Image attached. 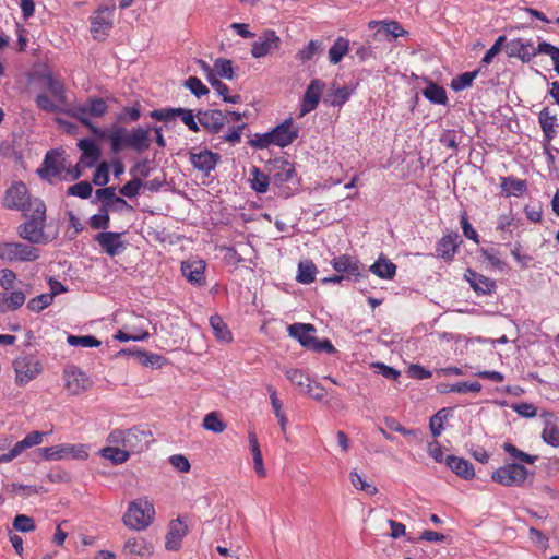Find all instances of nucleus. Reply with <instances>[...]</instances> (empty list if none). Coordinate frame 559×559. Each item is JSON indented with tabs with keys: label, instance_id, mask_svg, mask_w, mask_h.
I'll use <instances>...</instances> for the list:
<instances>
[{
	"label": "nucleus",
	"instance_id": "1",
	"mask_svg": "<svg viewBox=\"0 0 559 559\" xmlns=\"http://www.w3.org/2000/svg\"><path fill=\"white\" fill-rule=\"evenodd\" d=\"M197 118L200 126L211 134H219L226 124L235 122L224 135L218 136L221 140L218 144L222 142H228L231 145L240 143L242 131L247 127L242 122V115L236 111L223 112L218 109H205L199 110Z\"/></svg>",
	"mask_w": 559,
	"mask_h": 559
},
{
	"label": "nucleus",
	"instance_id": "2",
	"mask_svg": "<svg viewBox=\"0 0 559 559\" xmlns=\"http://www.w3.org/2000/svg\"><path fill=\"white\" fill-rule=\"evenodd\" d=\"M28 221L17 226V235L32 246L47 245L51 241L49 235L45 233L46 226V205L44 201H35L33 211L28 214Z\"/></svg>",
	"mask_w": 559,
	"mask_h": 559
},
{
	"label": "nucleus",
	"instance_id": "3",
	"mask_svg": "<svg viewBox=\"0 0 559 559\" xmlns=\"http://www.w3.org/2000/svg\"><path fill=\"white\" fill-rule=\"evenodd\" d=\"M108 111V105L105 99L100 97H90L86 103H80L70 106L68 116L79 120L86 127L97 139L105 140L106 131L96 127L93 118H102Z\"/></svg>",
	"mask_w": 559,
	"mask_h": 559
},
{
	"label": "nucleus",
	"instance_id": "4",
	"mask_svg": "<svg viewBox=\"0 0 559 559\" xmlns=\"http://www.w3.org/2000/svg\"><path fill=\"white\" fill-rule=\"evenodd\" d=\"M155 508L151 500L146 497L139 498L129 503L123 514V524L135 531H143L154 521Z\"/></svg>",
	"mask_w": 559,
	"mask_h": 559
},
{
	"label": "nucleus",
	"instance_id": "5",
	"mask_svg": "<svg viewBox=\"0 0 559 559\" xmlns=\"http://www.w3.org/2000/svg\"><path fill=\"white\" fill-rule=\"evenodd\" d=\"M41 201L38 198H32L25 183L17 181L12 183L4 193L3 206L9 210L21 211L24 216H28L33 211V203Z\"/></svg>",
	"mask_w": 559,
	"mask_h": 559
},
{
	"label": "nucleus",
	"instance_id": "6",
	"mask_svg": "<svg viewBox=\"0 0 559 559\" xmlns=\"http://www.w3.org/2000/svg\"><path fill=\"white\" fill-rule=\"evenodd\" d=\"M40 257V250L31 243L19 241L0 242V260L8 263L34 262Z\"/></svg>",
	"mask_w": 559,
	"mask_h": 559
},
{
	"label": "nucleus",
	"instance_id": "7",
	"mask_svg": "<svg viewBox=\"0 0 559 559\" xmlns=\"http://www.w3.org/2000/svg\"><path fill=\"white\" fill-rule=\"evenodd\" d=\"M115 4H102L91 15V35L95 40H105L114 27Z\"/></svg>",
	"mask_w": 559,
	"mask_h": 559
},
{
	"label": "nucleus",
	"instance_id": "8",
	"mask_svg": "<svg viewBox=\"0 0 559 559\" xmlns=\"http://www.w3.org/2000/svg\"><path fill=\"white\" fill-rule=\"evenodd\" d=\"M15 383L23 386L34 380L43 371L41 361L32 354L21 355L13 360Z\"/></svg>",
	"mask_w": 559,
	"mask_h": 559
},
{
	"label": "nucleus",
	"instance_id": "9",
	"mask_svg": "<svg viewBox=\"0 0 559 559\" xmlns=\"http://www.w3.org/2000/svg\"><path fill=\"white\" fill-rule=\"evenodd\" d=\"M527 477V469L516 463L507 464L492 473L491 478L503 486H522Z\"/></svg>",
	"mask_w": 559,
	"mask_h": 559
},
{
	"label": "nucleus",
	"instance_id": "10",
	"mask_svg": "<svg viewBox=\"0 0 559 559\" xmlns=\"http://www.w3.org/2000/svg\"><path fill=\"white\" fill-rule=\"evenodd\" d=\"M39 453L44 460L57 461L67 457L86 459L88 456L85 447L82 444H58L39 449Z\"/></svg>",
	"mask_w": 559,
	"mask_h": 559
},
{
	"label": "nucleus",
	"instance_id": "11",
	"mask_svg": "<svg viewBox=\"0 0 559 559\" xmlns=\"http://www.w3.org/2000/svg\"><path fill=\"white\" fill-rule=\"evenodd\" d=\"M126 449L130 453L144 452L154 441L151 430L142 426L126 429Z\"/></svg>",
	"mask_w": 559,
	"mask_h": 559
},
{
	"label": "nucleus",
	"instance_id": "12",
	"mask_svg": "<svg viewBox=\"0 0 559 559\" xmlns=\"http://www.w3.org/2000/svg\"><path fill=\"white\" fill-rule=\"evenodd\" d=\"M78 147L82 151V156L80 158V163L73 169L67 170L68 174L73 178L78 179L81 177L82 171L80 169V164H83L85 167H93L96 162L100 157V150L95 144V142L91 139H82L78 143Z\"/></svg>",
	"mask_w": 559,
	"mask_h": 559
},
{
	"label": "nucleus",
	"instance_id": "13",
	"mask_svg": "<svg viewBox=\"0 0 559 559\" xmlns=\"http://www.w3.org/2000/svg\"><path fill=\"white\" fill-rule=\"evenodd\" d=\"M94 240L98 243L102 251L109 257L119 255L127 249L123 233L100 231L94 237Z\"/></svg>",
	"mask_w": 559,
	"mask_h": 559
},
{
	"label": "nucleus",
	"instance_id": "14",
	"mask_svg": "<svg viewBox=\"0 0 559 559\" xmlns=\"http://www.w3.org/2000/svg\"><path fill=\"white\" fill-rule=\"evenodd\" d=\"M64 386L72 395L85 392L91 385V379L78 367L71 366L64 370Z\"/></svg>",
	"mask_w": 559,
	"mask_h": 559
},
{
	"label": "nucleus",
	"instance_id": "15",
	"mask_svg": "<svg viewBox=\"0 0 559 559\" xmlns=\"http://www.w3.org/2000/svg\"><path fill=\"white\" fill-rule=\"evenodd\" d=\"M189 160L194 169L209 176L221 162V155L207 148L200 152H189Z\"/></svg>",
	"mask_w": 559,
	"mask_h": 559
},
{
	"label": "nucleus",
	"instance_id": "16",
	"mask_svg": "<svg viewBox=\"0 0 559 559\" xmlns=\"http://www.w3.org/2000/svg\"><path fill=\"white\" fill-rule=\"evenodd\" d=\"M281 38L273 29H266L252 44L251 55L259 59L273 53L280 48Z\"/></svg>",
	"mask_w": 559,
	"mask_h": 559
},
{
	"label": "nucleus",
	"instance_id": "17",
	"mask_svg": "<svg viewBox=\"0 0 559 559\" xmlns=\"http://www.w3.org/2000/svg\"><path fill=\"white\" fill-rule=\"evenodd\" d=\"M66 167L64 159H60L57 152L49 151L44 158L43 167L38 169V174L41 178L49 180L62 178Z\"/></svg>",
	"mask_w": 559,
	"mask_h": 559
},
{
	"label": "nucleus",
	"instance_id": "18",
	"mask_svg": "<svg viewBox=\"0 0 559 559\" xmlns=\"http://www.w3.org/2000/svg\"><path fill=\"white\" fill-rule=\"evenodd\" d=\"M271 133L274 145L285 147L298 138L299 130L294 126L293 119L289 118L271 130Z\"/></svg>",
	"mask_w": 559,
	"mask_h": 559
},
{
	"label": "nucleus",
	"instance_id": "19",
	"mask_svg": "<svg viewBox=\"0 0 559 559\" xmlns=\"http://www.w3.org/2000/svg\"><path fill=\"white\" fill-rule=\"evenodd\" d=\"M506 52L510 58H519L522 62H530L537 51L532 41H524L521 38L510 40L506 46Z\"/></svg>",
	"mask_w": 559,
	"mask_h": 559
},
{
	"label": "nucleus",
	"instance_id": "20",
	"mask_svg": "<svg viewBox=\"0 0 559 559\" xmlns=\"http://www.w3.org/2000/svg\"><path fill=\"white\" fill-rule=\"evenodd\" d=\"M323 87L324 83L318 79L310 82L302 97L300 116H305L317 108Z\"/></svg>",
	"mask_w": 559,
	"mask_h": 559
},
{
	"label": "nucleus",
	"instance_id": "21",
	"mask_svg": "<svg viewBox=\"0 0 559 559\" xmlns=\"http://www.w3.org/2000/svg\"><path fill=\"white\" fill-rule=\"evenodd\" d=\"M332 266L337 273H345L346 278L362 276L361 263L348 254H341L333 259Z\"/></svg>",
	"mask_w": 559,
	"mask_h": 559
},
{
	"label": "nucleus",
	"instance_id": "22",
	"mask_svg": "<svg viewBox=\"0 0 559 559\" xmlns=\"http://www.w3.org/2000/svg\"><path fill=\"white\" fill-rule=\"evenodd\" d=\"M206 264L203 260H188L182 262L181 272L182 275L193 285L202 286L205 284V272Z\"/></svg>",
	"mask_w": 559,
	"mask_h": 559
},
{
	"label": "nucleus",
	"instance_id": "23",
	"mask_svg": "<svg viewBox=\"0 0 559 559\" xmlns=\"http://www.w3.org/2000/svg\"><path fill=\"white\" fill-rule=\"evenodd\" d=\"M464 278L477 294L490 295L496 289V282L493 280L486 277L472 269H467L465 271Z\"/></svg>",
	"mask_w": 559,
	"mask_h": 559
},
{
	"label": "nucleus",
	"instance_id": "24",
	"mask_svg": "<svg viewBox=\"0 0 559 559\" xmlns=\"http://www.w3.org/2000/svg\"><path fill=\"white\" fill-rule=\"evenodd\" d=\"M462 240L457 233H451L443 236L437 243V255L444 261H451Z\"/></svg>",
	"mask_w": 559,
	"mask_h": 559
},
{
	"label": "nucleus",
	"instance_id": "25",
	"mask_svg": "<svg viewBox=\"0 0 559 559\" xmlns=\"http://www.w3.org/2000/svg\"><path fill=\"white\" fill-rule=\"evenodd\" d=\"M316 329L312 324L308 323H294L288 326V333L292 337L307 348H312L316 345V337L313 336Z\"/></svg>",
	"mask_w": 559,
	"mask_h": 559
},
{
	"label": "nucleus",
	"instance_id": "26",
	"mask_svg": "<svg viewBox=\"0 0 559 559\" xmlns=\"http://www.w3.org/2000/svg\"><path fill=\"white\" fill-rule=\"evenodd\" d=\"M187 534V526L179 519L171 521L166 535L165 547L167 550L176 551L181 547L182 538Z\"/></svg>",
	"mask_w": 559,
	"mask_h": 559
},
{
	"label": "nucleus",
	"instance_id": "27",
	"mask_svg": "<svg viewBox=\"0 0 559 559\" xmlns=\"http://www.w3.org/2000/svg\"><path fill=\"white\" fill-rule=\"evenodd\" d=\"M295 177V167L288 160H278L272 167L271 178L275 185L280 186L286 182H290Z\"/></svg>",
	"mask_w": 559,
	"mask_h": 559
},
{
	"label": "nucleus",
	"instance_id": "28",
	"mask_svg": "<svg viewBox=\"0 0 559 559\" xmlns=\"http://www.w3.org/2000/svg\"><path fill=\"white\" fill-rule=\"evenodd\" d=\"M501 194L504 197H522L527 191V182L514 176L501 177Z\"/></svg>",
	"mask_w": 559,
	"mask_h": 559
},
{
	"label": "nucleus",
	"instance_id": "29",
	"mask_svg": "<svg viewBox=\"0 0 559 559\" xmlns=\"http://www.w3.org/2000/svg\"><path fill=\"white\" fill-rule=\"evenodd\" d=\"M128 145L129 148L139 153L148 150L151 145L150 129L139 127L129 131Z\"/></svg>",
	"mask_w": 559,
	"mask_h": 559
},
{
	"label": "nucleus",
	"instance_id": "30",
	"mask_svg": "<svg viewBox=\"0 0 559 559\" xmlns=\"http://www.w3.org/2000/svg\"><path fill=\"white\" fill-rule=\"evenodd\" d=\"M129 131L118 124H114L108 131H106V138L110 142V148L114 153H119L123 148L129 147L128 145Z\"/></svg>",
	"mask_w": 559,
	"mask_h": 559
},
{
	"label": "nucleus",
	"instance_id": "31",
	"mask_svg": "<svg viewBox=\"0 0 559 559\" xmlns=\"http://www.w3.org/2000/svg\"><path fill=\"white\" fill-rule=\"evenodd\" d=\"M445 464L453 473L466 480H469L475 476L473 465L465 459L457 457L455 455H447Z\"/></svg>",
	"mask_w": 559,
	"mask_h": 559
},
{
	"label": "nucleus",
	"instance_id": "32",
	"mask_svg": "<svg viewBox=\"0 0 559 559\" xmlns=\"http://www.w3.org/2000/svg\"><path fill=\"white\" fill-rule=\"evenodd\" d=\"M123 551L130 556L146 558L153 554V546L143 537H132L126 542Z\"/></svg>",
	"mask_w": 559,
	"mask_h": 559
},
{
	"label": "nucleus",
	"instance_id": "33",
	"mask_svg": "<svg viewBox=\"0 0 559 559\" xmlns=\"http://www.w3.org/2000/svg\"><path fill=\"white\" fill-rule=\"evenodd\" d=\"M36 106L47 112L52 114H66L68 115V110H70V106L63 103H59L53 97H49L47 94H38L35 98Z\"/></svg>",
	"mask_w": 559,
	"mask_h": 559
},
{
	"label": "nucleus",
	"instance_id": "34",
	"mask_svg": "<svg viewBox=\"0 0 559 559\" xmlns=\"http://www.w3.org/2000/svg\"><path fill=\"white\" fill-rule=\"evenodd\" d=\"M380 26L374 36H391V38H397L406 34L405 29L396 21H371L369 22V28Z\"/></svg>",
	"mask_w": 559,
	"mask_h": 559
},
{
	"label": "nucleus",
	"instance_id": "35",
	"mask_svg": "<svg viewBox=\"0 0 559 559\" xmlns=\"http://www.w3.org/2000/svg\"><path fill=\"white\" fill-rule=\"evenodd\" d=\"M369 271L382 280H392L396 273V265L383 255H380L378 260L370 265Z\"/></svg>",
	"mask_w": 559,
	"mask_h": 559
},
{
	"label": "nucleus",
	"instance_id": "36",
	"mask_svg": "<svg viewBox=\"0 0 559 559\" xmlns=\"http://www.w3.org/2000/svg\"><path fill=\"white\" fill-rule=\"evenodd\" d=\"M538 122L546 141H551L556 135L557 118L551 115L548 107H545L538 116Z\"/></svg>",
	"mask_w": 559,
	"mask_h": 559
},
{
	"label": "nucleus",
	"instance_id": "37",
	"mask_svg": "<svg viewBox=\"0 0 559 559\" xmlns=\"http://www.w3.org/2000/svg\"><path fill=\"white\" fill-rule=\"evenodd\" d=\"M423 95L432 104L445 105L448 103L445 90L431 81L423 90Z\"/></svg>",
	"mask_w": 559,
	"mask_h": 559
},
{
	"label": "nucleus",
	"instance_id": "38",
	"mask_svg": "<svg viewBox=\"0 0 559 559\" xmlns=\"http://www.w3.org/2000/svg\"><path fill=\"white\" fill-rule=\"evenodd\" d=\"M286 378L297 386L301 392H311L310 378L300 369H287Z\"/></svg>",
	"mask_w": 559,
	"mask_h": 559
},
{
	"label": "nucleus",
	"instance_id": "39",
	"mask_svg": "<svg viewBox=\"0 0 559 559\" xmlns=\"http://www.w3.org/2000/svg\"><path fill=\"white\" fill-rule=\"evenodd\" d=\"M349 50V40L338 37L329 49V60L332 64H337L347 55Z\"/></svg>",
	"mask_w": 559,
	"mask_h": 559
},
{
	"label": "nucleus",
	"instance_id": "40",
	"mask_svg": "<svg viewBox=\"0 0 559 559\" xmlns=\"http://www.w3.org/2000/svg\"><path fill=\"white\" fill-rule=\"evenodd\" d=\"M542 438L547 444L559 448V427L552 421L551 416L545 419Z\"/></svg>",
	"mask_w": 559,
	"mask_h": 559
},
{
	"label": "nucleus",
	"instance_id": "41",
	"mask_svg": "<svg viewBox=\"0 0 559 559\" xmlns=\"http://www.w3.org/2000/svg\"><path fill=\"white\" fill-rule=\"evenodd\" d=\"M46 85L53 98L59 100V103H63V104L68 105L66 87H64V84L60 80L56 79L51 74H48L46 76Z\"/></svg>",
	"mask_w": 559,
	"mask_h": 559
},
{
	"label": "nucleus",
	"instance_id": "42",
	"mask_svg": "<svg viewBox=\"0 0 559 559\" xmlns=\"http://www.w3.org/2000/svg\"><path fill=\"white\" fill-rule=\"evenodd\" d=\"M317 266L312 261H304L298 264L297 282L311 284L316 280Z\"/></svg>",
	"mask_w": 559,
	"mask_h": 559
},
{
	"label": "nucleus",
	"instance_id": "43",
	"mask_svg": "<svg viewBox=\"0 0 559 559\" xmlns=\"http://www.w3.org/2000/svg\"><path fill=\"white\" fill-rule=\"evenodd\" d=\"M130 452L127 449H119L117 447H106L100 450L102 457L111 461L114 464H122L130 457Z\"/></svg>",
	"mask_w": 559,
	"mask_h": 559
},
{
	"label": "nucleus",
	"instance_id": "44",
	"mask_svg": "<svg viewBox=\"0 0 559 559\" xmlns=\"http://www.w3.org/2000/svg\"><path fill=\"white\" fill-rule=\"evenodd\" d=\"M479 72H480V70L477 69L474 71L464 72L462 74L456 75L451 81V84H450L451 88L454 92H460V91H463V90L472 86L473 81L477 78Z\"/></svg>",
	"mask_w": 559,
	"mask_h": 559
},
{
	"label": "nucleus",
	"instance_id": "45",
	"mask_svg": "<svg viewBox=\"0 0 559 559\" xmlns=\"http://www.w3.org/2000/svg\"><path fill=\"white\" fill-rule=\"evenodd\" d=\"M210 325L213 330L214 335L219 341H223V342L231 341V333L219 316H217V314L212 316L210 318Z\"/></svg>",
	"mask_w": 559,
	"mask_h": 559
},
{
	"label": "nucleus",
	"instance_id": "46",
	"mask_svg": "<svg viewBox=\"0 0 559 559\" xmlns=\"http://www.w3.org/2000/svg\"><path fill=\"white\" fill-rule=\"evenodd\" d=\"M322 51L323 43L321 40H310L307 46L298 51L297 58L305 63L312 60L314 56L321 55Z\"/></svg>",
	"mask_w": 559,
	"mask_h": 559
},
{
	"label": "nucleus",
	"instance_id": "47",
	"mask_svg": "<svg viewBox=\"0 0 559 559\" xmlns=\"http://www.w3.org/2000/svg\"><path fill=\"white\" fill-rule=\"evenodd\" d=\"M251 175V188L258 193H265L270 185L269 176L263 174L258 167L252 168Z\"/></svg>",
	"mask_w": 559,
	"mask_h": 559
},
{
	"label": "nucleus",
	"instance_id": "48",
	"mask_svg": "<svg viewBox=\"0 0 559 559\" xmlns=\"http://www.w3.org/2000/svg\"><path fill=\"white\" fill-rule=\"evenodd\" d=\"M449 415V409L442 408L430 418L429 427L433 437H439L442 433L444 429L443 424L448 419Z\"/></svg>",
	"mask_w": 559,
	"mask_h": 559
},
{
	"label": "nucleus",
	"instance_id": "49",
	"mask_svg": "<svg viewBox=\"0 0 559 559\" xmlns=\"http://www.w3.org/2000/svg\"><path fill=\"white\" fill-rule=\"evenodd\" d=\"M67 342L74 347H98L102 344L100 341L93 335H69Z\"/></svg>",
	"mask_w": 559,
	"mask_h": 559
},
{
	"label": "nucleus",
	"instance_id": "50",
	"mask_svg": "<svg viewBox=\"0 0 559 559\" xmlns=\"http://www.w3.org/2000/svg\"><path fill=\"white\" fill-rule=\"evenodd\" d=\"M177 117L180 118V120L183 122L185 126H187V128L190 131H200V123L195 120L198 119L197 114L194 115L192 109L179 107Z\"/></svg>",
	"mask_w": 559,
	"mask_h": 559
},
{
	"label": "nucleus",
	"instance_id": "51",
	"mask_svg": "<svg viewBox=\"0 0 559 559\" xmlns=\"http://www.w3.org/2000/svg\"><path fill=\"white\" fill-rule=\"evenodd\" d=\"M350 481L353 486L361 491L367 492L370 496H374L378 492L376 486L369 484L360 474L356 471H352L349 474Z\"/></svg>",
	"mask_w": 559,
	"mask_h": 559
},
{
	"label": "nucleus",
	"instance_id": "52",
	"mask_svg": "<svg viewBox=\"0 0 559 559\" xmlns=\"http://www.w3.org/2000/svg\"><path fill=\"white\" fill-rule=\"evenodd\" d=\"M214 70L223 79L233 80L235 76L233 62L225 58H217L214 61Z\"/></svg>",
	"mask_w": 559,
	"mask_h": 559
},
{
	"label": "nucleus",
	"instance_id": "53",
	"mask_svg": "<svg viewBox=\"0 0 559 559\" xmlns=\"http://www.w3.org/2000/svg\"><path fill=\"white\" fill-rule=\"evenodd\" d=\"M480 390H481L480 382L473 381V382H457V383L448 385L447 389L444 390V392H455V393L465 394L468 392L477 393V392H480Z\"/></svg>",
	"mask_w": 559,
	"mask_h": 559
},
{
	"label": "nucleus",
	"instance_id": "54",
	"mask_svg": "<svg viewBox=\"0 0 559 559\" xmlns=\"http://www.w3.org/2000/svg\"><path fill=\"white\" fill-rule=\"evenodd\" d=\"M53 301V295H49L48 293L41 294L32 298L27 302V308L31 311L39 312L50 306Z\"/></svg>",
	"mask_w": 559,
	"mask_h": 559
},
{
	"label": "nucleus",
	"instance_id": "55",
	"mask_svg": "<svg viewBox=\"0 0 559 559\" xmlns=\"http://www.w3.org/2000/svg\"><path fill=\"white\" fill-rule=\"evenodd\" d=\"M110 225L108 210L100 207L99 212L90 218V226L93 229H107Z\"/></svg>",
	"mask_w": 559,
	"mask_h": 559
},
{
	"label": "nucleus",
	"instance_id": "56",
	"mask_svg": "<svg viewBox=\"0 0 559 559\" xmlns=\"http://www.w3.org/2000/svg\"><path fill=\"white\" fill-rule=\"evenodd\" d=\"M203 427L206 430L213 431L215 433L223 432L226 428V425L223 423V420L218 417L216 413H210L207 414L203 419Z\"/></svg>",
	"mask_w": 559,
	"mask_h": 559
},
{
	"label": "nucleus",
	"instance_id": "57",
	"mask_svg": "<svg viewBox=\"0 0 559 559\" xmlns=\"http://www.w3.org/2000/svg\"><path fill=\"white\" fill-rule=\"evenodd\" d=\"M212 87L218 93L219 96H222L225 103L238 104L241 102V96L238 94L229 96L228 86L221 80H215L214 82H212Z\"/></svg>",
	"mask_w": 559,
	"mask_h": 559
},
{
	"label": "nucleus",
	"instance_id": "58",
	"mask_svg": "<svg viewBox=\"0 0 559 559\" xmlns=\"http://www.w3.org/2000/svg\"><path fill=\"white\" fill-rule=\"evenodd\" d=\"M183 85L198 98L209 94V92H210L209 88L197 76L188 78L185 81Z\"/></svg>",
	"mask_w": 559,
	"mask_h": 559
},
{
	"label": "nucleus",
	"instance_id": "59",
	"mask_svg": "<svg viewBox=\"0 0 559 559\" xmlns=\"http://www.w3.org/2000/svg\"><path fill=\"white\" fill-rule=\"evenodd\" d=\"M13 527L19 532L29 533L35 531L36 525L33 518L24 514H17L13 520Z\"/></svg>",
	"mask_w": 559,
	"mask_h": 559
},
{
	"label": "nucleus",
	"instance_id": "60",
	"mask_svg": "<svg viewBox=\"0 0 559 559\" xmlns=\"http://www.w3.org/2000/svg\"><path fill=\"white\" fill-rule=\"evenodd\" d=\"M92 185L88 181H80L68 188V195L79 197L81 199H87L92 194Z\"/></svg>",
	"mask_w": 559,
	"mask_h": 559
},
{
	"label": "nucleus",
	"instance_id": "61",
	"mask_svg": "<svg viewBox=\"0 0 559 559\" xmlns=\"http://www.w3.org/2000/svg\"><path fill=\"white\" fill-rule=\"evenodd\" d=\"M133 355H135L144 366L160 367L164 360L162 355L147 353L145 350H136L133 353Z\"/></svg>",
	"mask_w": 559,
	"mask_h": 559
},
{
	"label": "nucleus",
	"instance_id": "62",
	"mask_svg": "<svg viewBox=\"0 0 559 559\" xmlns=\"http://www.w3.org/2000/svg\"><path fill=\"white\" fill-rule=\"evenodd\" d=\"M503 450L510 454L513 459L519 460L523 463L533 464L535 462V456H532L521 450H519L515 445L512 443L506 442L503 444Z\"/></svg>",
	"mask_w": 559,
	"mask_h": 559
},
{
	"label": "nucleus",
	"instance_id": "63",
	"mask_svg": "<svg viewBox=\"0 0 559 559\" xmlns=\"http://www.w3.org/2000/svg\"><path fill=\"white\" fill-rule=\"evenodd\" d=\"M116 197V189L114 187H107L96 190V198L102 202V207H105L107 210H109V206H111Z\"/></svg>",
	"mask_w": 559,
	"mask_h": 559
},
{
	"label": "nucleus",
	"instance_id": "64",
	"mask_svg": "<svg viewBox=\"0 0 559 559\" xmlns=\"http://www.w3.org/2000/svg\"><path fill=\"white\" fill-rule=\"evenodd\" d=\"M4 296L9 310H16L21 308L26 300V296L22 290H14L10 294H4Z\"/></svg>",
	"mask_w": 559,
	"mask_h": 559
}]
</instances>
